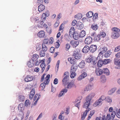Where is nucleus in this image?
I'll return each instance as SVG.
<instances>
[{
	"label": "nucleus",
	"mask_w": 120,
	"mask_h": 120,
	"mask_svg": "<svg viewBox=\"0 0 120 120\" xmlns=\"http://www.w3.org/2000/svg\"><path fill=\"white\" fill-rule=\"evenodd\" d=\"M93 14L94 13L92 11H90L86 13V15L87 17L90 18L93 16Z\"/></svg>",
	"instance_id": "23"
},
{
	"label": "nucleus",
	"mask_w": 120,
	"mask_h": 120,
	"mask_svg": "<svg viewBox=\"0 0 120 120\" xmlns=\"http://www.w3.org/2000/svg\"><path fill=\"white\" fill-rule=\"evenodd\" d=\"M48 84L46 83V82L45 83V82L41 84L40 87H41L42 88L41 90H43L45 87L46 85H47Z\"/></svg>",
	"instance_id": "30"
},
{
	"label": "nucleus",
	"mask_w": 120,
	"mask_h": 120,
	"mask_svg": "<svg viewBox=\"0 0 120 120\" xmlns=\"http://www.w3.org/2000/svg\"><path fill=\"white\" fill-rule=\"evenodd\" d=\"M44 23L43 21H41L38 24V27L39 28H43V25Z\"/></svg>",
	"instance_id": "33"
},
{
	"label": "nucleus",
	"mask_w": 120,
	"mask_h": 120,
	"mask_svg": "<svg viewBox=\"0 0 120 120\" xmlns=\"http://www.w3.org/2000/svg\"><path fill=\"white\" fill-rule=\"evenodd\" d=\"M45 6L42 4L39 5L38 7V9L39 12H41L43 11L45 9Z\"/></svg>",
	"instance_id": "17"
},
{
	"label": "nucleus",
	"mask_w": 120,
	"mask_h": 120,
	"mask_svg": "<svg viewBox=\"0 0 120 120\" xmlns=\"http://www.w3.org/2000/svg\"><path fill=\"white\" fill-rule=\"evenodd\" d=\"M70 73L71 74L70 75V76L71 77V79H73L75 77V75H76V74L75 73H75H73L72 76L71 75V73L72 72H73L72 71H71L70 70Z\"/></svg>",
	"instance_id": "50"
},
{
	"label": "nucleus",
	"mask_w": 120,
	"mask_h": 120,
	"mask_svg": "<svg viewBox=\"0 0 120 120\" xmlns=\"http://www.w3.org/2000/svg\"><path fill=\"white\" fill-rule=\"evenodd\" d=\"M29 103V101L28 100H26L25 101V105L26 106H27Z\"/></svg>",
	"instance_id": "62"
},
{
	"label": "nucleus",
	"mask_w": 120,
	"mask_h": 120,
	"mask_svg": "<svg viewBox=\"0 0 120 120\" xmlns=\"http://www.w3.org/2000/svg\"><path fill=\"white\" fill-rule=\"evenodd\" d=\"M95 112V111L94 110H92L90 111L89 115L92 116L93 115Z\"/></svg>",
	"instance_id": "61"
},
{
	"label": "nucleus",
	"mask_w": 120,
	"mask_h": 120,
	"mask_svg": "<svg viewBox=\"0 0 120 120\" xmlns=\"http://www.w3.org/2000/svg\"><path fill=\"white\" fill-rule=\"evenodd\" d=\"M55 49L54 47H52L50 48V52L52 53H54V51L55 50Z\"/></svg>",
	"instance_id": "53"
},
{
	"label": "nucleus",
	"mask_w": 120,
	"mask_h": 120,
	"mask_svg": "<svg viewBox=\"0 0 120 120\" xmlns=\"http://www.w3.org/2000/svg\"><path fill=\"white\" fill-rule=\"evenodd\" d=\"M92 86L90 85H88L86 86V88L84 89L85 91H88L92 89Z\"/></svg>",
	"instance_id": "25"
},
{
	"label": "nucleus",
	"mask_w": 120,
	"mask_h": 120,
	"mask_svg": "<svg viewBox=\"0 0 120 120\" xmlns=\"http://www.w3.org/2000/svg\"><path fill=\"white\" fill-rule=\"evenodd\" d=\"M76 28L78 30H81L83 27V25L80 21H78L76 24Z\"/></svg>",
	"instance_id": "8"
},
{
	"label": "nucleus",
	"mask_w": 120,
	"mask_h": 120,
	"mask_svg": "<svg viewBox=\"0 0 120 120\" xmlns=\"http://www.w3.org/2000/svg\"><path fill=\"white\" fill-rule=\"evenodd\" d=\"M111 50H108L107 52H106L104 55V56L105 58H107L109 56L111 55Z\"/></svg>",
	"instance_id": "35"
},
{
	"label": "nucleus",
	"mask_w": 120,
	"mask_h": 120,
	"mask_svg": "<svg viewBox=\"0 0 120 120\" xmlns=\"http://www.w3.org/2000/svg\"><path fill=\"white\" fill-rule=\"evenodd\" d=\"M23 106L24 104L23 103H21L19 104L18 108L19 110L21 112L24 109V107Z\"/></svg>",
	"instance_id": "22"
},
{
	"label": "nucleus",
	"mask_w": 120,
	"mask_h": 120,
	"mask_svg": "<svg viewBox=\"0 0 120 120\" xmlns=\"http://www.w3.org/2000/svg\"><path fill=\"white\" fill-rule=\"evenodd\" d=\"M79 38H82L84 37L86 35V32L84 30H82L79 33Z\"/></svg>",
	"instance_id": "27"
},
{
	"label": "nucleus",
	"mask_w": 120,
	"mask_h": 120,
	"mask_svg": "<svg viewBox=\"0 0 120 120\" xmlns=\"http://www.w3.org/2000/svg\"><path fill=\"white\" fill-rule=\"evenodd\" d=\"M92 41V38L90 36H88L86 38L84 42L86 44L88 45L90 44Z\"/></svg>",
	"instance_id": "6"
},
{
	"label": "nucleus",
	"mask_w": 120,
	"mask_h": 120,
	"mask_svg": "<svg viewBox=\"0 0 120 120\" xmlns=\"http://www.w3.org/2000/svg\"><path fill=\"white\" fill-rule=\"evenodd\" d=\"M106 120H112L111 119V117H110V115L109 114H108L106 116Z\"/></svg>",
	"instance_id": "51"
},
{
	"label": "nucleus",
	"mask_w": 120,
	"mask_h": 120,
	"mask_svg": "<svg viewBox=\"0 0 120 120\" xmlns=\"http://www.w3.org/2000/svg\"><path fill=\"white\" fill-rule=\"evenodd\" d=\"M98 14L97 13H95L94 14V15L93 16L92 19L94 22H95V20L97 19L98 17Z\"/></svg>",
	"instance_id": "39"
},
{
	"label": "nucleus",
	"mask_w": 120,
	"mask_h": 120,
	"mask_svg": "<svg viewBox=\"0 0 120 120\" xmlns=\"http://www.w3.org/2000/svg\"><path fill=\"white\" fill-rule=\"evenodd\" d=\"M101 35L99 34L97 35L96 36H95L94 37V40L96 41H98L100 40Z\"/></svg>",
	"instance_id": "32"
},
{
	"label": "nucleus",
	"mask_w": 120,
	"mask_h": 120,
	"mask_svg": "<svg viewBox=\"0 0 120 120\" xmlns=\"http://www.w3.org/2000/svg\"><path fill=\"white\" fill-rule=\"evenodd\" d=\"M87 113L86 112H83V115H82L81 116V120H84L86 116L87 115Z\"/></svg>",
	"instance_id": "40"
},
{
	"label": "nucleus",
	"mask_w": 120,
	"mask_h": 120,
	"mask_svg": "<svg viewBox=\"0 0 120 120\" xmlns=\"http://www.w3.org/2000/svg\"><path fill=\"white\" fill-rule=\"evenodd\" d=\"M99 34L101 35V36L103 38L105 37L106 36V34L103 31L101 32Z\"/></svg>",
	"instance_id": "48"
},
{
	"label": "nucleus",
	"mask_w": 120,
	"mask_h": 120,
	"mask_svg": "<svg viewBox=\"0 0 120 120\" xmlns=\"http://www.w3.org/2000/svg\"><path fill=\"white\" fill-rule=\"evenodd\" d=\"M67 84V87L68 89H70L73 86H75L76 87V86L74 84V81H71L70 82H69Z\"/></svg>",
	"instance_id": "14"
},
{
	"label": "nucleus",
	"mask_w": 120,
	"mask_h": 120,
	"mask_svg": "<svg viewBox=\"0 0 120 120\" xmlns=\"http://www.w3.org/2000/svg\"><path fill=\"white\" fill-rule=\"evenodd\" d=\"M81 55L80 54H79V53L78 52V55L75 56V59L76 60H79L81 58Z\"/></svg>",
	"instance_id": "43"
},
{
	"label": "nucleus",
	"mask_w": 120,
	"mask_h": 120,
	"mask_svg": "<svg viewBox=\"0 0 120 120\" xmlns=\"http://www.w3.org/2000/svg\"><path fill=\"white\" fill-rule=\"evenodd\" d=\"M69 108H66V110L65 112L66 114H68L69 113Z\"/></svg>",
	"instance_id": "63"
},
{
	"label": "nucleus",
	"mask_w": 120,
	"mask_h": 120,
	"mask_svg": "<svg viewBox=\"0 0 120 120\" xmlns=\"http://www.w3.org/2000/svg\"><path fill=\"white\" fill-rule=\"evenodd\" d=\"M49 39L48 38L45 39L44 40L43 42L42 43L47 44L48 43Z\"/></svg>",
	"instance_id": "55"
},
{
	"label": "nucleus",
	"mask_w": 120,
	"mask_h": 120,
	"mask_svg": "<svg viewBox=\"0 0 120 120\" xmlns=\"http://www.w3.org/2000/svg\"><path fill=\"white\" fill-rule=\"evenodd\" d=\"M64 39L67 41H69L70 40V38H69V35L67 34H66L64 35Z\"/></svg>",
	"instance_id": "36"
},
{
	"label": "nucleus",
	"mask_w": 120,
	"mask_h": 120,
	"mask_svg": "<svg viewBox=\"0 0 120 120\" xmlns=\"http://www.w3.org/2000/svg\"><path fill=\"white\" fill-rule=\"evenodd\" d=\"M77 22L76 20H74L72 21V22L71 24L73 26H75V25L76 24H77Z\"/></svg>",
	"instance_id": "56"
},
{
	"label": "nucleus",
	"mask_w": 120,
	"mask_h": 120,
	"mask_svg": "<svg viewBox=\"0 0 120 120\" xmlns=\"http://www.w3.org/2000/svg\"><path fill=\"white\" fill-rule=\"evenodd\" d=\"M70 44L69 43H67V44L65 46V48L66 50H68L70 48Z\"/></svg>",
	"instance_id": "47"
},
{
	"label": "nucleus",
	"mask_w": 120,
	"mask_h": 120,
	"mask_svg": "<svg viewBox=\"0 0 120 120\" xmlns=\"http://www.w3.org/2000/svg\"><path fill=\"white\" fill-rule=\"evenodd\" d=\"M90 51V47L88 45H86L82 49V51L84 53H86L88 52L89 51Z\"/></svg>",
	"instance_id": "13"
},
{
	"label": "nucleus",
	"mask_w": 120,
	"mask_h": 120,
	"mask_svg": "<svg viewBox=\"0 0 120 120\" xmlns=\"http://www.w3.org/2000/svg\"><path fill=\"white\" fill-rule=\"evenodd\" d=\"M80 50L79 49H77L76 51H74L73 52L72 55L73 56H75L78 55V51H80Z\"/></svg>",
	"instance_id": "41"
},
{
	"label": "nucleus",
	"mask_w": 120,
	"mask_h": 120,
	"mask_svg": "<svg viewBox=\"0 0 120 120\" xmlns=\"http://www.w3.org/2000/svg\"><path fill=\"white\" fill-rule=\"evenodd\" d=\"M85 65V61L84 60H82L80 62L79 65L78 66L81 68L82 69L83 68Z\"/></svg>",
	"instance_id": "19"
},
{
	"label": "nucleus",
	"mask_w": 120,
	"mask_h": 120,
	"mask_svg": "<svg viewBox=\"0 0 120 120\" xmlns=\"http://www.w3.org/2000/svg\"><path fill=\"white\" fill-rule=\"evenodd\" d=\"M119 46L116 47L115 49L114 50V52H117L118 51L120 50H119Z\"/></svg>",
	"instance_id": "64"
},
{
	"label": "nucleus",
	"mask_w": 120,
	"mask_h": 120,
	"mask_svg": "<svg viewBox=\"0 0 120 120\" xmlns=\"http://www.w3.org/2000/svg\"><path fill=\"white\" fill-rule=\"evenodd\" d=\"M45 52L42 51H41L40 53V55L41 57H44L45 55Z\"/></svg>",
	"instance_id": "45"
},
{
	"label": "nucleus",
	"mask_w": 120,
	"mask_h": 120,
	"mask_svg": "<svg viewBox=\"0 0 120 120\" xmlns=\"http://www.w3.org/2000/svg\"><path fill=\"white\" fill-rule=\"evenodd\" d=\"M112 31L114 32L111 33V36L114 39L116 38L119 37L120 36V30L117 27H113L112 28Z\"/></svg>",
	"instance_id": "2"
},
{
	"label": "nucleus",
	"mask_w": 120,
	"mask_h": 120,
	"mask_svg": "<svg viewBox=\"0 0 120 120\" xmlns=\"http://www.w3.org/2000/svg\"><path fill=\"white\" fill-rule=\"evenodd\" d=\"M35 94V90L34 88H33L30 91V95L31 96H34Z\"/></svg>",
	"instance_id": "46"
},
{
	"label": "nucleus",
	"mask_w": 120,
	"mask_h": 120,
	"mask_svg": "<svg viewBox=\"0 0 120 120\" xmlns=\"http://www.w3.org/2000/svg\"><path fill=\"white\" fill-rule=\"evenodd\" d=\"M43 1V0H37L36 4L39 5V4L42 3Z\"/></svg>",
	"instance_id": "60"
},
{
	"label": "nucleus",
	"mask_w": 120,
	"mask_h": 120,
	"mask_svg": "<svg viewBox=\"0 0 120 120\" xmlns=\"http://www.w3.org/2000/svg\"><path fill=\"white\" fill-rule=\"evenodd\" d=\"M91 28L93 30H96L98 29V26L97 24L94 25L92 24L91 26Z\"/></svg>",
	"instance_id": "34"
},
{
	"label": "nucleus",
	"mask_w": 120,
	"mask_h": 120,
	"mask_svg": "<svg viewBox=\"0 0 120 120\" xmlns=\"http://www.w3.org/2000/svg\"><path fill=\"white\" fill-rule=\"evenodd\" d=\"M39 57L36 54H34L33 55L32 58L30 59V61L32 60L33 63H34L35 61L37 60Z\"/></svg>",
	"instance_id": "15"
},
{
	"label": "nucleus",
	"mask_w": 120,
	"mask_h": 120,
	"mask_svg": "<svg viewBox=\"0 0 120 120\" xmlns=\"http://www.w3.org/2000/svg\"><path fill=\"white\" fill-rule=\"evenodd\" d=\"M42 50L45 52L47 50V47L44 43L42 44Z\"/></svg>",
	"instance_id": "37"
},
{
	"label": "nucleus",
	"mask_w": 120,
	"mask_h": 120,
	"mask_svg": "<svg viewBox=\"0 0 120 120\" xmlns=\"http://www.w3.org/2000/svg\"><path fill=\"white\" fill-rule=\"evenodd\" d=\"M106 98L105 96L102 95L100 98L99 99L100 100L102 101L105 100Z\"/></svg>",
	"instance_id": "54"
},
{
	"label": "nucleus",
	"mask_w": 120,
	"mask_h": 120,
	"mask_svg": "<svg viewBox=\"0 0 120 120\" xmlns=\"http://www.w3.org/2000/svg\"><path fill=\"white\" fill-rule=\"evenodd\" d=\"M89 47L90 51L92 53L95 52L97 49V46L96 45H91Z\"/></svg>",
	"instance_id": "11"
},
{
	"label": "nucleus",
	"mask_w": 120,
	"mask_h": 120,
	"mask_svg": "<svg viewBox=\"0 0 120 120\" xmlns=\"http://www.w3.org/2000/svg\"><path fill=\"white\" fill-rule=\"evenodd\" d=\"M103 74H106L107 75H109L110 74L109 71V69L107 68H104L102 69Z\"/></svg>",
	"instance_id": "20"
},
{
	"label": "nucleus",
	"mask_w": 120,
	"mask_h": 120,
	"mask_svg": "<svg viewBox=\"0 0 120 120\" xmlns=\"http://www.w3.org/2000/svg\"><path fill=\"white\" fill-rule=\"evenodd\" d=\"M107 101L108 102H112L111 98L109 96H108L107 98Z\"/></svg>",
	"instance_id": "57"
},
{
	"label": "nucleus",
	"mask_w": 120,
	"mask_h": 120,
	"mask_svg": "<svg viewBox=\"0 0 120 120\" xmlns=\"http://www.w3.org/2000/svg\"><path fill=\"white\" fill-rule=\"evenodd\" d=\"M18 99L20 101H23L25 99V97L23 95H19L18 97Z\"/></svg>",
	"instance_id": "26"
},
{
	"label": "nucleus",
	"mask_w": 120,
	"mask_h": 120,
	"mask_svg": "<svg viewBox=\"0 0 120 120\" xmlns=\"http://www.w3.org/2000/svg\"><path fill=\"white\" fill-rule=\"evenodd\" d=\"M29 76H27L26 77L25 79V82H28L30 81V77H29Z\"/></svg>",
	"instance_id": "52"
},
{
	"label": "nucleus",
	"mask_w": 120,
	"mask_h": 120,
	"mask_svg": "<svg viewBox=\"0 0 120 120\" xmlns=\"http://www.w3.org/2000/svg\"><path fill=\"white\" fill-rule=\"evenodd\" d=\"M116 114V112L114 111H113L112 112L111 116H110L111 119L113 120L115 117Z\"/></svg>",
	"instance_id": "38"
},
{
	"label": "nucleus",
	"mask_w": 120,
	"mask_h": 120,
	"mask_svg": "<svg viewBox=\"0 0 120 120\" xmlns=\"http://www.w3.org/2000/svg\"><path fill=\"white\" fill-rule=\"evenodd\" d=\"M45 34L44 31H41L38 33L37 35L40 38H42L44 37Z\"/></svg>",
	"instance_id": "21"
},
{
	"label": "nucleus",
	"mask_w": 120,
	"mask_h": 120,
	"mask_svg": "<svg viewBox=\"0 0 120 120\" xmlns=\"http://www.w3.org/2000/svg\"><path fill=\"white\" fill-rule=\"evenodd\" d=\"M68 90V89L66 88L62 89V90L60 92L58 95V97L60 98L62 96L64 93H66Z\"/></svg>",
	"instance_id": "16"
},
{
	"label": "nucleus",
	"mask_w": 120,
	"mask_h": 120,
	"mask_svg": "<svg viewBox=\"0 0 120 120\" xmlns=\"http://www.w3.org/2000/svg\"><path fill=\"white\" fill-rule=\"evenodd\" d=\"M114 64L116 65H120V59H118V58H116L114 59Z\"/></svg>",
	"instance_id": "24"
},
{
	"label": "nucleus",
	"mask_w": 120,
	"mask_h": 120,
	"mask_svg": "<svg viewBox=\"0 0 120 120\" xmlns=\"http://www.w3.org/2000/svg\"><path fill=\"white\" fill-rule=\"evenodd\" d=\"M50 75L49 74L46 75L45 78V79H46L44 81V82H46V83L47 84H48L50 80L49 79L50 78Z\"/></svg>",
	"instance_id": "31"
},
{
	"label": "nucleus",
	"mask_w": 120,
	"mask_h": 120,
	"mask_svg": "<svg viewBox=\"0 0 120 120\" xmlns=\"http://www.w3.org/2000/svg\"><path fill=\"white\" fill-rule=\"evenodd\" d=\"M50 41H49V44H52L53 42V40H54L53 38V37H51L50 38Z\"/></svg>",
	"instance_id": "58"
},
{
	"label": "nucleus",
	"mask_w": 120,
	"mask_h": 120,
	"mask_svg": "<svg viewBox=\"0 0 120 120\" xmlns=\"http://www.w3.org/2000/svg\"><path fill=\"white\" fill-rule=\"evenodd\" d=\"M100 79L102 80L103 82H105L106 80V77L105 76V75H102L100 77Z\"/></svg>",
	"instance_id": "42"
},
{
	"label": "nucleus",
	"mask_w": 120,
	"mask_h": 120,
	"mask_svg": "<svg viewBox=\"0 0 120 120\" xmlns=\"http://www.w3.org/2000/svg\"><path fill=\"white\" fill-rule=\"evenodd\" d=\"M81 75L82 78L83 79L87 76V75L86 72H84L82 73Z\"/></svg>",
	"instance_id": "49"
},
{
	"label": "nucleus",
	"mask_w": 120,
	"mask_h": 120,
	"mask_svg": "<svg viewBox=\"0 0 120 120\" xmlns=\"http://www.w3.org/2000/svg\"><path fill=\"white\" fill-rule=\"evenodd\" d=\"M95 95V94L94 93H92L90 94L86 98V101L84 104L83 107L87 109L88 107L90 105V101L92 98Z\"/></svg>",
	"instance_id": "1"
},
{
	"label": "nucleus",
	"mask_w": 120,
	"mask_h": 120,
	"mask_svg": "<svg viewBox=\"0 0 120 120\" xmlns=\"http://www.w3.org/2000/svg\"><path fill=\"white\" fill-rule=\"evenodd\" d=\"M79 33L77 31L73 32L72 37L75 39L77 40L78 39L79 37Z\"/></svg>",
	"instance_id": "10"
},
{
	"label": "nucleus",
	"mask_w": 120,
	"mask_h": 120,
	"mask_svg": "<svg viewBox=\"0 0 120 120\" xmlns=\"http://www.w3.org/2000/svg\"><path fill=\"white\" fill-rule=\"evenodd\" d=\"M103 63L104 65L106 64L111 62V60L110 59H105L103 60Z\"/></svg>",
	"instance_id": "28"
},
{
	"label": "nucleus",
	"mask_w": 120,
	"mask_h": 120,
	"mask_svg": "<svg viewBox=\"0 0 120 120\" xmlns=\"http://www.w3.org/2000/svg\"><path fill=\"white\" fill-rule=\"evenodd\" d=\"M78 65L77 64H73L71 66V71H72L73 72L71 73V75L72 76L73 73H75V71L77 69Z\"/></svg>",
	"instance_id": "5"
},
{
	"label": "nucleus",
	"mask_w": 120,
	"mask_h": 120,
	"mask_svg": "<svg viewBox=\"0 0 120 120\" xmlns=\"http://www.w3.org/2000/svg\"><path fill=\"white\" fill-rule=\"evenodd\" d=\"M69 75V73L68 71L65 72L64 73V77L62 80V82L64 86L67 85L68 83V78Z\"/></svg>",
	"instance_id": "3"
},
{
	"label": "nucleus",
	"mask_w": 120,
	"mask_h": 120,
	"mask_svg": "<svg viewBox=\"0 0 120 120\" xmlns=\"http://www.w3.org/2000/svg\"><path fill=\"white\" fill-rule=\"evenodd\" d=\"M70 43L73 48H75L79 44V41H71L70 42Z\"/></svg>",
	"instance_id": "7"
},
{
	"label": "nucleus",
	"mask_w": 120,
	"mask_h": 120,
	"mask_svg": "<svg viewBox=\"0 0 120 120\" xmlns=\"http://www.w3.org/2000/svg\"><path fill=\"white\" fill-rule=\"evenodd\" d=\"M103 60L101 59H100L98 61L97 63V66L99 68H100L104 64L103 62Z\"/></svg>",
	"instance_id": "18"
},
{
	"label": "nucleus",
	"mask_w": 120,
	"mask_h": 120,
	"mask_svg": "<svg viewBox=\"0 0 120 120\" xmlns=\"http://www.w3.org/2000/svg\"><path fill=\"white\" fill-rule=\"evenodd\" d=\"M58 82V80L57 79L55 78L54 79L53 81V84H57Z\"/></svg>",
	"instance_id": "59"
},
{
	"label": "nucleus",
	"mask_w": 120,
	"mask_h": 120,
	"mask_svg": "<svg viewBox=\"0 0 120 120\" xmlns=\"http://www.w3.org/2000/svg\"><path fill=\"white\" fill-rule=\"evenodd\" d=\"M95 73L97 75L100 76L101 75L103 74L102 69L96 68Z\"/></svg>",
	"instance_id": "9"
},
{
	"label": "nucleus",
	"mask_w": 120,
	"mask_h": 120,
	"mask_svg": "<svg viewBox=\"0 0 120 120\" xmlns=\"http://www.w3.org/2000/svg\"><path fill=\"white\" fill-rule=\"evenodd\" d=\"M82 17V14L81 13H78L77 14L75 15L74 17L75 18H77L78 19H80Z\"/></svg>",
	"instance_id": "29"
},
{
	"label": "nucleus",
	"mask_w": 120,
	"mask_h": 120,
	"mask_svg": "<svg viewBox=\"0 0 120 120\" xmlns=\"http://www.w3.org/2000/svg\"><path fill=\"white\" fill-rule=\"evenodd\" d=\"M49 12L48 10H47L45 12V13H44L42 15H44L45 17H48L49 15Z\"/></svg>",
	"instance_id": "44"
},
{
	"label": "nucleus",
	"mask_w": 120,
	"mask_h": 120,
	"mask_svg": "<svg viewBox=\"0 0 120 120\" xmlns=\"http://www.w3.org/2000/svg\"><path fill=\"white\" fill-rule=\"evenodd\" d=\"M96 60H97V58L96 57L94 56H91L90 57L86 58L85 60V61L86 62L90 63L92 61L93 63L92 64L94 65L96 64L97 62L96 61Z\"/></svg>",
	"instance_id": "4"
},
{
	"label": "nucleus",
	"mask_w": 120,
	"mask_h": 120,
	"mask_svg": "<svg viewBox=\"0 0 120 120\" xmlns=\"http://www.w3.org/2000/svg\"><path fill=\"white\" fill-rule=\"evenodd\" d=\"M74 58H72V57H70L68 58V60L69 61L70 63L72 64H76L77 61Z\"/></svg>",
	"instance_id": "12"
}]
</instances>
